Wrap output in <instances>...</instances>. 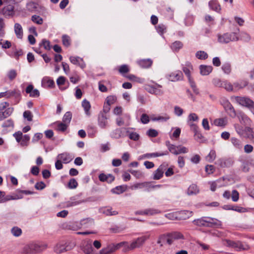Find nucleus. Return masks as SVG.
<instances>
[{
  "instance_id": "obj_1",
  "label": "nucleus",
  "mask_w": 254,
  "mask_h": 254,
  "mask_svg": "<svg viewBox=\"0 0 254 254\" xmlns=\"http://www.w3.org/2000/svg\"><path fill=\"white\" fill-rule=\"evenodd\" d=\"M150 234L149 232H146L145 235L140 237H138L131 244H129L127 242H122L116 244H111L107 246V247L102 249L99 252L100 254H110L119 249L121 247H123V251L125 252L132 250L136 248L141 247L145 242L149 238Z\"/></svg>"
},
{
  "instance_id": "obj_2",
  "label": "nucleus",
  "mask_w": 254,
  "mask_h": 254,
  "mask_svg": "<svg viewBox=\"0 0 254 254\" xmlns=\"http://www.w3.org/2000/svg\"><path fill=\"white\" fill-rule=\"evenodd\" d=\"M193 223L198 226L215 227L219 228L222 225L220 221L211 217H202L200 218L194 220Z\"/></svg>"
},
{
  "instance_id": "obj_3",
  "label": "nucleus",
  "mask_w": 254,
  "mask_h": 254,
  "mask_svg": "<svg viewBox=\"0 0 254 254\" xmlns=\"http://www.w3.org/2000/svg\"><path fill=\"white\" fill-rule=\"evenodd\" d=\"M47 248L46 244H31L24 248V252L25 254H36L42 252Z\"/></svg>"
},
{
  "instance_id": "obj_4",
  "label": "nucleus",
  "mask_w": 254,
  "mask_h": 254,
  "mask_svg": "<svg viewBox=\"0 0 254 254\" xmlns=\"http://www.w3.org/2000/svg\"><path fill=\"white\" fill-rule=\"evenodd\" d=\"M75 247L73 242H61L58 243L54 247V251L57 254H61L64 252L70 251Z\"/></svg>"
},
{
  "instance_id": "obj_5",
  "label": "nucleus",
  "mask_w": 254,
  "mask_h": 254,
  "mask_svg": "<svg viewBox=\"0 0 254 254\" xmlns=\"http://www.w3.org/2000/svg\"><path fill=\"white\" fill-rule=\"evenodd\" d=\"M218 41L222 44L228 43L231 41H237L239 38L237 35L236 33H226L223 35L218 34Z\"/></svg>"
},
{
  "instance_id": "obj_6",
  "label": "nucleus",
  "mask_w": 254,
  "mask_h": 254,
  "mask_svg": "<svg viewBox=\"0 0 254 254\" xmlns=\"http://www.w3.org/2000/svg\"><path fill=\"white\" fill-rule=\"evenodd\" d=\"M13 135L21 146H27L29 145L30 137L28 134L23 135L22 132L18 131L15 132Z\"/></svg>"
},
{
  "instance_id": "obj_7",
  "label": "nucleus",
  "mask_w": 254,
  "mask_h": 254,
  "mask_svg": "<svg viewBox=\"0 0 254 254\" xmlns=\"http://www.w3.org/2000/svg\"><path fill=\"white\" fill-rule=\"evenodd\" d=\"M235 99L239 104L250 109L254 105V102L248 97L236 96Z\"/></svg>"
},
{
  "instance_id": "obj_8",
  "label": "nucleus",
  "mask_w": 254,
  "mask_h": 254,
  "mask_svg": "<svg viewBox=\"0 0 254 254\" xmlns=\"http://www.w3.org/2000/svg\"><path fill=\"white\" fill-rule=\"evenodd\" d=\"M162 87V85L156 83L155 86L147 85L146 87V90L151 94L161 95L163 94V91L160 89Z\"/></svg>"
},
{
  "instance_id": "obj_9",
  "label": "nucleus",
  "mask_w": 254,
  "mask_h": 254,
  "mask_svg": "<svg viewBox=\"0 0 254 254\" xmlns=\"http://www.w3.org/2000/svg\"><path fill=\"white\" fill-rule=\"evenodd\" d=\"M81 249L85 254H93V248L90 240L82 242Z\"/></svg>"
},
{
  "instance_id": "obj_10",
  "label": "nucleus",
  "mask_w": 254,
  "mask_h": 254,
  "mask_svg": "<svg viewBox=\"0 0 254 254\" xmlns=\"http://www.w3.org/2000/svg\"><path fill=\"white\" fill-rule=\"evenodd\" d=\"M167 78L171 81L175 82L182 80L183 77V74L181 71L177 70L172 72L167 76Z\"/></svg>"
},
{
  "instance_id": "obj_11",
  "label": "nucleus",
  "mask_w": 254,
  "mask_h": 254,
  "mask_svg": "<svg viewBox=\"0 0 254 254\" xmlns=\"http://www.w3.org/2000/svg\"><path fill=\"white\" fill-rule=\"evenodd\" d=\"M226 245L230 247L235 248L237 250H246L247 248L239 241L235 242L231 240H226Z\"/></svg>"
},
{
  "instance_id": "obj_12",
  "label": "nucleus",
  "mask_w": 254,
  "mask_h": 254,
  "mask_svg": "<svg viewBox=\"0 0 254 254\" xmlns=\"http://www.w3.org/2000/svg\"><path fill=\"white\" fill-rule=\"evenodd\" d=\"M240 122L245 126H251L252 123L251 120L248 116L243 112H240L237 115Z\"/></svg>"
},
{
  "instance_id": "obj_13",
  "label": "nucleus",
  "mask_w": 254,
  "mask_h": 254,
  "mask_svg": "<svg viewBox=\"0 0 254 254\" xmlns=\"http://www.w3.org/2000/svg\"><path fill=\"white\" fill-rule=\"evenodd\" d=\"M14 7L12 5L7 4L1 10V13L5 17L12 16L14 14Z\"/></svg>"
},
{
  "instance_id": "obj_14",
  "label": "nucleus",
  "mask_w": 254,
  "mask_h": 254,
  "mask_svg": "<svg viewBox=\"0 0 254 254\" xmlns=\"http://www.w3.org/2000/svg\"><path fill=\"white\" fill-rule=\"evenodd\" d=\"M73 156L68 152H64L57 156V158L60 159L64 163L70 162L73 158Z\"/></svg>"
},
{
  "instance_id": "obj_15",
  "label": "nucleus",
  "mask_w": 254,
  "mask_h": 254,
  "mask_svg": "<svg viewBox=\"0 0 254 254\" xmlns=\"http://www.w3.org/2000/svg\"><path fill=\"white\" fill-rule=\"evenodd\" d=\"M192 212L189 210H182L176 212L175 218L185 220L192 216Z\"/></svg>"
},
{
  "instance_id": "obj_16",
  "label": "nucleus",
  "mask_w": 254,
  "mask_h": 254,
  "mask_svg": "<svg viewBox=\"0 0 254 254\" xmlns=\"http://www.w3.org/2000/svg\"><path fill=\"white\" fill-rule=\"evenodd\" d=\"M231 142L234 147V148L238 150L241 151L243 147V141L235 137H233L231 138L230 139Z\"/></svg>"
},
{
  "instance_id": "obj_17",
  "label": "nucleus",
  "mask_w": 254,
  "mask_h": 254,
  "mask_svg": "<svg viewBox=\"0 0 254 254\" xmlns=\"http://www.w3.org/2000/svg\"><path fill=\"white\" fill-rule=\"evenodd\" d=\"M25 91L26 93L29 94L31 97L36 98L40 96V92L37 89H34V87L32 84L29 85L26 88Z\"/></svg>"
},
{
  "instance_id": "obj_18",
  "label": "nucleus",
  "mask_w": 254,
  "mask_h": 254,
  "mask_svg": "<svg viewBox=\"0 0 254 254\" xmlns=\"http://www.w3.org/2000/svg\"><path fill=\"white\" fill-rule=\"evenodd\" d=\"M108 117L106 114L102 113L98 117V125L102 128H105L108 125Z\"/></svg>"
},
{
  "instance_id": "obj_19",
  "label": "nucleus",
  "mask_w": 254,
  "mask_h": 254,
  "mask_svg": "<svg viewBox=\"0 0 254 254\" xmlns=\"http://www.w3.org/2000/svg\"><path fill=\"white\" fill-rule=\"evenodd\" d=\"M223 106L226 111L228 112V113L231 117L234 118L236 117V114L235 110L232 105L228 100H226L224 101Z\"/></svg>"
},
{
  "instance_id": "obj_20",
  "label": "nucleus",
  "mask_w": 254,
  "mask_h": 254,
  "mask_svg": "<svg viewBox=\"0 0 254 254\" xmlns=\"http://www.w3.org/2000/svg\"><path fill=\"white\" fill-rule=\"evenodd\" d=\"M69 60L71 63L79 65L82 68L85 67V64L82 58L78 57H70Z\"/></svg>"
},
{
  "instance_id": "obj_21",
  "label": "nucleus",
  "mask_w": 254,
  "mask_h": 254,
  "mask_svg": "<svg viewBox=\"0 0 254 254\" xmlns=\"http://www.w3.org/2000/svg\"><path fill=\"white\" fill-rule=\"evenodd\" d=\"M99 212L106 216L116 215L118 214V211L113 210L112 208L109 207L101 208L99 209Z\"/></svg>"
},
{
  "instance_id": "obj_22",
  "label": "nucleus",
  "mask_w": 254,
  "mask_h": 254,
  "mask_svg": "<svg viewBox=\"0 0 254 254\" xmlns=\"http://www.w3.org/2000/svg\"><path fill=\"white\" fill-rule=\"evenodd\" d=\"M183 70L188 78H190V72L193 70V67L190 62H187L183 65Z\"/></svg>"
},
{
  "instance_id": "obj_23",
  "label": "nucleus",
  "mask_w": 254,
  "mask_h": 254,
  "mask_svg": "<svg viewBox=\"0 0 254 254\" xmlns=\"http://www.w3.org/2000/svg\"><path fill=\"white\" fill-rule=\"evenodd\" d=\"M99 179L101 182H107L111 183L115 180V177L111 174H100L99 176Z\"/></svg>"
},
{
  "instance_id": "obj_24",
  "label": "nucleus",
  "mask_w": 254,
  "mask_h": 254,
  "mask_svg": "<svg viewBox=\"0 0 254 254\" xmlns=\"http://www.w3.org/2000/svg\"><path fill=\"white\" fill-rule=\"evenodd\" d=\"M14 32L18 39H21L23 37V32L21 25L18 23H15L14 26Z\"/></svg>"
},
{
  "instance_id": "obj_25",
  "label": "nucleus",
  "mask_w": 254,
  "mask_h": 254,
  "mask_svg": "<svg viewBox=\"0 0 254 254\" xmlns=\"http://www.w3.org/2000/svg\"><path fill=\"white\" fill-rule=\"evenodd\" d=\"M4 93L6 98L14 97L15 98L17 99L19 98L20 96V92L17 89L8 90L6 92H4Z\"/></svg>"
},
{
  "instance_id": "obj_26",
  "label": "nucleus",
  "mask_w": 254,
  "mask_h": 254,
  "mask_svg": "<svg viewBox=\"0 0 254 254\" xmlns=\"http://www.w3.org/2000/svg\"><path fill=\"white\" fill-rule=\"evenodd\" d=\"M199 69L202 75H207L212 71V67L210 65H200Z\"/></svg>"
},
{
  "instance_id": "obj_27",
  "label": "nucleus",
  "mask_w": 254,
  "mask_h": 254,
  "mask_svg": "<svg viewBox=\"0 0 254 254\" xmlns=\"http://www.w3.org/2000/svg\"><path fill=\"white\" fill-rule=\"evenodd\" d=\"M18 198L12 195H5V193L4 191L0 190V203H3L10 200H14Z\"/></svg>"
},
{
  "instance_id": "obj_28",
  "label": "nucleus",
  "mask_w": 254,
  "mask_h": 254,
  "mask_svg": "<svg viewBox=\"0 0 254 254\" xmlns=\"http://www.w3.org/2000/svg\"><path fill=\"white\" fill-rule=\"evenodd\" d=\"M138 64L143 68H149L152 64V61L150 59H143L138 61Z\"/></svg>"
},
{
  "instance_id": "obj_29",
  "label": "nucleus",
  "mask_w": 254,
  "mask_h": 254,
  "mask_svg": "<svg viewBox=\"0 0 254 254\" xmlns=\"http://www.w3.org/2000/svg\"><path fill=\"white\" fill-rule=\"evenodd\" d=\"M13 111V108L9 107L3 112H0V121H1L10 116Z\"/></svg>"
},
{
  "instance_id": "obj_30",
  "label": "nucleus",
  "mask_w": 254,
  "mask_h": 254,
  "mask_svg": "<svg viewBox=\"0 0 254 254\" xmlns=\"http://www.w3.org/2000/svg\"><path fill=\"white\" fill-rule=\"evenodd\" d=\"M215 163L221 167H226L231 165V161L229 159L221 158L217 160Z\"/></svg>"
},
{
  "instance_id": "obj_31",
  "label": "nucleus",
  "mask_w": 254,
  "mask_h": 254,
  "mask_svg": "<svg viewBox=\"0 0 254 254\" xmlns=\"http://www.w3.org/2000/svg\"><path fill=\"white\" fill-rule=\"evenodd\" d=\"M245 138L249 139L251 141L254 139V132L253 128L249 127H245Z\"/></svg>"
},
{
  "instance_id": "obj_32",
  "label": "nucleus",
  "mask_w": 254,
  "mask_h": 254,
  "mask_svg": "<svg viewBox=\"0 0 254 254\" xmlns=\"http://www.w3.org/2000/svg\"><path fill=\"white\" fill-rule=\"evenodd\" d=\"M82 106L84 109L85 114L89 116H90V109L91 108V105L90 102L86 99H84L82 102Z\"/></svg>"
},
{
  "instance_id": "obj_33",
  "label": "nucleus",
  "mask_w": 254,
  "mask_h": 254,
  "mask_svg": "<svg viewBox=\"0 0 254 254\" xmlns=\"http://www.w3.org/2000/svg\"><path fill=\"white\" fill-rule=\"evenodd\" d=\"M42 84L48 87H53L55 86L54 81L49 77H45L42 79Z\"/></svg>"
},
{
  "instance_id": "obj_34",
  "label": "nucleus",
  "mask_w": 254,
  "mask_h": 254,
  "mask_svg": "<svg viewBox=\"0 0 254 254\" xmlns=\"http://www.w3.org/2000/svg\"><path fill=\"white\" fill-rule=\"evenodd\" d=\"M209 6L210 8L216 11H219L221 9L220 5L217 1L215 0H212L209 2Z\"/></svg>"
},
{
  "instance_id": "obj_35",
  "label": "nucleus",
  "mask_w": 254,
  "mask_h": 254,
  "mask_svg": "<svg viewBox=\"0 0 254 254\" xmlns=\"http://www.w3.org/2000/svg\"><path fill=\"white\" fill-rule=\"evenodd\" d=\"M54 124H56L57 125L56 127V130L58 131L64 132L65 131L68 127V125L66 124L61 122H57L54 123Z\"/></svg>"
},
{
  "instance_id": "obj_36",
  "label": "nucleus",
  "mask_w": 254,
  "mask_h": 254,
  "mask_svg": "<svg viewBox=\"0 0 254 254\" xmlns=\"http://www.w3.org/2000/svg\"><path fill=\"white\" fill-rule=\"evenodd\" d=\"M199 192V189L197 186L195 184L191 185L188 189V195L196 194Z\"/></svg>"
},
{
  "instance_id": "obj_37",
  "label": "nucleus",
  "mask_w": 254,
  "mask_h": 254,
  "mask_svg": "<svg viewBox=\"0 0 254 254\" xmlns=\"http://www.w3.org/2000/svg\"><path fill=\"white\" fill-rule=\"evenodd\" d=\"M248 84V82L247 80H241L234 83V87L235 89L239 90L246 87Z\"/></svg>"
},
{
  "instance_id": "obj_38",
  "label": "nucleus",
  "mask_w": 254,
  "mask_h": 254,
  "mask_svg": "<svg viewBox=\"0 0 254 254\" xmlns=\"http://www.w3.org/2000/svg\"><path fill=\"white\" fill-rule=\"evenodd\" d=\"M234 128L235 129V130L236 132L240 136L245 137V128H244V127L240 125L239 124H235L234 125Z\"/></svg>"
},
{
  "instance_id": "obj_39",
  "label": "nucleus",
  "mask_w": 254,
  "mask_h": 254,
  "mask_svg": "<svg viewBox=\"0 0 254 254\" xmlns=\"http://www.w3.org/2000/svg\"><path fill=\"white\" fill-rule=\"evenodd\" d=\"M227 124V120L226 118L216 119L214 121V124L216 126L224 127Z\"/></svg>"
},
{
  "instance_id": "obj_40",
  "label": "nucleus",
  "mask_w": 254,
  "mask_h": 254,
  "mask_svg": "<svg viewBox=\"0 0 254 254\" xmlns=\"http://www.w3.org/2000/svg\"><path fill=\"white\" fill-rule=\"evenodd\" d=\"M127 187L126 186H120L115 187L111 190L113 193L121 194L126 191Z\"/></svg>"
},
{
  "instance_id": "obj_41",
  "label": "nucleus",
  "mask_w": 254,
  "mask_h": 254,
  "mask_svg": "<svg viewBox=\"0 0 254 254\" xmlns=\"http://www.w3.org/2000/svg\"><path fill=\"white\" fill-rule=\"evenodd\" d=\"M163 175V170L161 166H160L154 173L153 179L154 180L160 179Z\"/></svg>"
},
{
  "instance_id": "obj_42",
  "label": "nucleus",
  "mask_w": 254,
  "mask_h": 254,
  "mask_svg": "<svg viewBox=\"0 0 254 254\" xmlns=\"http://www.w3.org/2000/svg\"><path fill=\"white\" fill-rule=\"evenodd\" d=\"M111 136L114 138H120L122 135V131L121 128H116L111 132Z\"/></svg>"
},
{
  "instance_id": "obj_43",
  "label": "nucleus",
  "mask_w": 254,
  "mask_h": 254,
  "mask_svg": "<svg viewBox=\"0 0 254 254\" xmlns=\"http://www.w3.org/2000/svg\"><path fill=\"white\" fill-rule=\"evenodd\" d=\"M72 118V114L70 112H67L64 115L63 118V122L66 124L68 126L70 124Z\"/></svg>"
},
{
  "instance_id": "obj_44",
  "label": "nucleus",
  "mask_w": 254,
  "mask_h": 254,
  "mask_svg": "<svg viewBox=\"0 0 254 254\" xmlns=\"http://www.w3.org/2000/svg\"><path fill=\"white\" fill-rule=\"evenodd\" d=\"M216 152L214 150H211L209 153L206 156V160L209 162H213L216 158Z\"/></svg>"
},
{
  "instance_id": "obj_45",
  "label": "nucleus",
  "mask_w": 254,
  "mask_h": 254,
  "mask_svg": "<svg viewBox=\"0 0 254 254\" xmlns=\"http://www.w3.org/2000/svg\"><path fill=\"white\" fill-rule=\"evenodd\" d=\"M156 29L159 34L162 35L166 32L167 27L163 24H159L156 26Z\"/></svg>"
},
{
  "instance_id": "obj_46",
  "label": "nucleus",
  "mask_w": 254,
  "mask_h": 254,
  "mask_svg": "<svg viewBox=\"0 0 254 254\" xmlns=\"http://www.w3.org/2000/svg\"><path fill=\"white\" fill-rule=\"evenodd\" d=\"M221 85H222V87L224 88L228 91H232L234 88V84L232 85L231 83L228 82L227 81H223V83H222Z\"/></svg>"
},
{
  "instance_id": "obj_47",
  "label": "nucleus",
  "mask_w": 254,
  "mask_h": 254,
  "mask_svg": "<svg viewBox=\"0 0 254 254\" xmlns=\"http://www.w3.org/2000/svg\"><path fill=\"white\" fill-rule=\"evenodd\" d=\"M183 46V44L181 42L177 41L172 44L171 48L173 51H177L181 49Z\"/></svg>"
},
{
  "instance_id": "obj_48",
  "label": "nucleus",
  "mask_w": 254,
  "mask_h": 254,
  "mask_svg": "<svg viewBox=\"0 0 254 254\" xmlns=\"http://www.w3.org/2000/svg\"><path fill=\"white\" fill-rule=\"evenodd\" d=\"M170 235L171 238H172V239H173L174 240L184 239V235L179 232H174L171 233Z\"/></svg>"
},
{
  "instance_id": "obj_49",
  "label": "nucleus",
  "mask_w": 254,
  "mask_h": 254,
  "mask_svg": "<svg viewBox=\"0 0 254 254\" xmlns=\"http://www.w3.org/2000/svg\"><path fill=\"white\" fill-rule=\"evenodd\" d=\"M196 57L199 60H205L208 58L207 54L203 51H197L195 53Z\"/></svg>"
},
{
  "instance_id": "obj_50",
  "label": "nucleus",
  "mask_w": 254,
  "mask_h": 254,
  "mask_svg": "<svg viewBox=\"0 0 254 254\" xmlns=\"http://www.w3.org/2000/svg\"><path fill=\"white\" fill-rule=\"evenodd\" d=\"M127 132L128 134L129 138L134 141H137L139 139V135L135 132H130L128 130L127 131Z\"/></svg>"
},
{
  "instance_id": "obj_51",
  "label": "nucleus",
  "mask_w": 254,
  "mask_h": 254,
  "mask_svg": "<svg viewBox=\"0 0 254 254\" xmlns=\"http://www.w3.org/2000/svg\"><path fill=\"white\" fill-rule=\"evenodd\" d=\"M82 225H84L85 227H88L94 224V220L91 218H86L81 221Z\"/></svg>"
},
{
  "instance_id": "obj_52",
  "label": "nucleus",
  "mask_w": 254,
  "mask_h": 254,
  "mask_svg": "<svg viewBox=\"0 0 254 254\" xmlns=\"http://www.w3.org/2000/svg\"><path fill=\"white\" fill-rule=\"evenodd\" d=\"M222 69L223 72L227 74H229L231 71V65L229 63H225L222 66Z\"/></svg>"
},
{
  "instance_id": "obj_53",
  "label": "nucleus",
  "mask_w": 254,
  "mask_h": 254,
  "mask_svg": "<svg viewBox=\"0 0 254 254\" xmlns=\"http://www.w3.org/2000/svg\"><path fill=\"white\" fill-rule=\"evenodd\" d=\"M12 234L15 237H19L22 234V230L18 227H14L11 230Z\"/></svg>"
},
{
  "instance_id": "obj_54",
  "label": "nucleus",
  "mask_w": 254,
  "mask_h": 254,
  "mask_svg": "<svg viewBox=\"0 0 254 254\" xmlns=\"http://www.w3.org/2000/svg\"><path fill=\"white\" fill-rule=\"evenodd\" d=\"M0 45H1L2 49H9L11 46V42L9 41H4L2 39L0 40Z\"/></svg>"
},
{
  "instance_id": "obj_55",
  "label": "nucleus",
  "mask_w": 254,
  "mask_h": 254,
  "mask_svg": "<svg viewBox=\"0 0 254 254\" xmlns=\"http://www.w3.org/2000/svg\"><path fill=\"white\" fill-rule=\"evenodd\" d=\"M145 215H153L160 213L158 209L149 208L145 210Z\"/></svg>"
},
{
  "instance_id": "obj_56",
  "label": "nucleus",
  "mask_w": 254,
  "mask_h": 254,
  "mask_svg": "<svg viewBox=\"0 0 254 254\" xmlns=\"http://www.w3.org/2000/svg\"><path fill=\"white\" fill-rule=\"evenodd\" d=\"M31 20L34 23L38 24H42L43 23V19L39 15H34L31 17Z\"/></svg>"
},
{
  "instance_id": "obj_57",
  "label": "nucleus",
  "mask_w": 254,
  "mask_h": 254,
  "mask_svg": "<svg viewBox=\"0 0 254 254\" xmlns=\"http://www.w3.org/2000/svg\"><path fill=\"white\" fill-rule=\"evenodd\" d=\"M240 39L245 42H249L251 40V36L248 33L242 32L240 34Z\"/></svg>"
},
{
  "instance_id": "obj_58",
  "label": "nucleus",
  "mask_w": 254,
  "mask_h": 254,
  "mask_svg": "<svg viewBox=\"0 0 254 254\" xmlns=\"http://www.w3.org/2000/svg\"><path fill=\"white\" fill-rule=\"evenodd\" d=\"M40 46H43L45 49L50 50L51 49L50 42L46 39H43L42 43L40 44Z\"/></svg>"
},
{
  "instance_id": "obj_59",
  "label": "nucleus",
  "mask_w": 254,
  "mask_h": 254,
  "mask_svg": "<svg viewBox=\"0 0 254 254\" xmlns=\"http://www.w3.org/2000/svg\"><path fill=\"white\" fill-rule=\"evenodd\" d=\"M8 78L10 80H13L17 76L16 71L14 69L10 70L7 74Z\"/></svg>"
},
{
  "instance_id": "obj_60",
  "label": "nucleus",
  "mask_w": 254,
  "mask_h": 254,
  "mask_svg": "<svg viewBox=\"0 0 254 254\" xmlns=\"http://www.w3.org/2000/svg\"><path fill=\"white\" fill-rule=\"evenodd\" d=\"M33 117V116L31 112L30 111H25L23 113V117L25 119H26L27 120V121H28L29 122L32 121Z\"/></svg>"
},
{
  "instance_id": "obj_61",
  "label": "nucleus",
  "mask_w": 254,
  "mask_h": 254,
  "mask_svg": "<svg viewBox=\"0 0 254 254\" xmlns=\"http://www.w3.org/2000/svg\"><path fill=\"white\" fill-rule=\"evenodd\" d=\"M174 113L177 116L180 117L184 113V110L181 107L176 106L174 107Z\"/></svg>"
},
{
  "instance_id": "obj_62",
  "label": "nucleus",
  "mask_w": 254,
  "mask_h": 254,
  "mask_svg": "<svg viewBox=\"0 0 254 254\" xmlns=\"http://www.w3.org/2000/svg\"><path fill=\"white\" fill-rule=\"evenodd\" d=\"M127 77L130 80L137 82L139 83H142L143 79L139 77H137L133 74L128 75Z\"/></svg>"
},
{
  "instance_id": "obj_63",
  "label": "nucleus",
  "mask_w": 254,
  "mask_h": 254,
  "mask_svg": "<svg viewBox=\"0 0 254 254\" xmlns=\"http://www.w3.org/2000/svg\"><path fill=\"white\" fill-rule=\"evenodd\" d=\"M77 182L74 179H71L68 183V186L70 189L76 188L77 186Z\"/></svg>"
},
{
  "instance_id": "obj_64",
  "label": "nucleus",
  "mask_w": 254,
  "mask_h": 254,
  "mask_svg": "<svg viewBox=\"0 0 254 254\" xmlns=\"http://www.w3.org/2000/svg\"><path fill=\"white\" fill-rule=\"evenodd\" d=\"M116 100V97L115 96H108L106 99L107 104L111 105L114 104Z\"/></svg>"
}]
</instances>
